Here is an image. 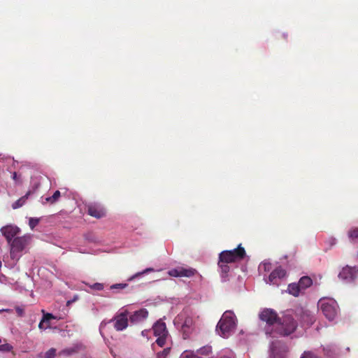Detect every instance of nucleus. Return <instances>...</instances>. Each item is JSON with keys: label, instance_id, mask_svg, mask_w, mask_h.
<instances>
[{"label": "nucleus", "instance_id": "nucleus-33", "mask_svg": "<svg viewBox=\"0 0 358 358\" xmlns=\"http://www.w3.org/2000/svg\"><path fill=\"white\" fill-rule=\"evenodd\" d=\"M211 350L210 347H203L198 350V352L201 355H208L210 352Z\"/></svg>", "mask_w": 358, "mask_h": 358}, {"label": "nucleus", "instance_id": "nucleus-18", "mask_svg": "<svg viewBox=\"0 0 358 358\" xmlns=\"http://www.w3.org/2000/svg\"><path fill=\"white\" fill-rule=\"evenodd\" d=\"M347 236L350 243H358V227L350 228L347 232Z\"/></svg>", "mask_w": 358, "mask_h": 358}, {"label": "nucleus", "instance_id": "nucleus-9", "mask_svg": "<svg viewBox=\"0 0 358 358\" xmlns=\"http://www.w3.org/2000/svg\"><path fill=\"white\" fill-rule=\"evenodd\" d=\"M29 236H23L15 238L10 243L11 254L22 251L29 244Z\"/></svg>", "mask_w": 358, "mask_h": 358}, {"label": "nucleus", "instance_id": "nucleus-11", "mask_svg": "<svg viewBox=\"0 0 358 358\" xmlns=\"http://www.w3.org/2000/svg\"><path fill=\"white\" fill-rule=\"evenodd\" d=\"M149 313L145 308H141L129 315V322L132 324H138L143 322L148 317Z\"/></svg>", "mask_w": 358, "mask_h": 358}, {"label": "nucleus", "instance_id": "nucleus-26", "mask_svg": "<svg viewBox=\"0 0 358 358\" xmlns=\"http://www.w3.org/2000/svg\"><path fill=\"white\" fill-rule=\"evenodd\" d=\"M56 355V349L50 348L45 354V358H55Z\"/></svg>", "mask_w": 358, "mask_h": 358}, {"label": "nucleus", "instance_id": "nucleus-20", "mask_svg": "<svg viewBox=\"0 0 358 358\" xmlns=\"http://www.w3.org/2000/svg\"><path fill=\"white\" fill-rule=\"evenodd\" d=\"M298 284L299 285V287L301 288V289L303 291L308 287H310V285L313 284V280L308 276H303L300 278Z\"/></svg>", "mask_w": 358, "mask_h": 358}, {"label": "nucleus", "instance_id": "nucleus-31", "mask_svg": "<svg viewBox=\"0 0 358 358\" xmlns=\"http://www.w3.org/2000/svg\"><path fill=\"white\" fill-rule=\"evenodd\" d=\"M152 271H154V269L152 268H148L145 269L144 271H143L142 272H138V273H136L134 276L130 278L129 280H133L136 277L140 276L141 275H143V274H145V273H147L149 272H152Z\"/></svg>", "mask_w": 358, "mask_h": 358}, {"label": "nucleus", "instance_id": "nucleus-12", "mask_svg": "<svg viewBox=\"0 0 358 358\" xmlns=\"http://www.w3.org/2000/svg\"><path fill=\"white\" fill-rule=\"evenodd\" d=\"M196 273V269L192 268L178 267L169 271V274L173 277H192Z\"/></svg>", "mask_w": 358, "mask_h": 358}, {"label": "nucleus", "instance_id": "nucleus-25", "mask_svg": "<svg viewBox=\"0 0 358 358\" xmlns=\"http://www.w3.org/2000/svg\"><path fill=\"white\" fill-rule=\"evenodd\" d=\"M43 313H44V310H43ZM56 317L54 316L52 313H43V322H45L46 324H50V320L52 319H55Z\"/></svg>", "mask_w": 358, "mask_h": 358}, {"label": "nucleus", "instance_id": "nucleus-4", "mask_svg": "<svg viewBox=\"0 0 358 358\" xmlns=\"http://www.w3.org/2000/svg\"><path fill=\"white\" fill-rule=\"evenodd\" d=\"M320 309L327 319L334 320L338 314L337 302L331 299H323L320 301Z\"/></svg>", "mask_w": 358, "mask_h": 358}, {"label": "nucleus", "instance_id": "nucleus-29", "mask_svg": "<svg viewBox=\"0 0 358 358\" xmlns=\"http://www.w3.org/2000/svg\"><path fill=\"white\" fill-rule=\"evenodd\" d=\"M157 339L156 340V343L157 344L160 346V347H163L166 343V337L167 336H157Z\"/></svg>", "mask_w": 358, "mask_h": 358}, {"label": "nucleus", "instance_id": "nucleus-42", "mask_svg": "<svg viewBox=\"0 0 358 358\" xmlns=\"http://www.w3.org/2000/svg\"><path fill=\"white\" fill-rule=\"evenodd\" d=\"M70 303H71V301H67V305H69Z\"/></svg>", "mask_w": 358, "mask_h": 358}, {"label": "nucleus", "instance_id": "nucleus-34", "mask_svg": "<svg viewBox=\"0 0 358 358\" xmlns=\"http://www.w3.org/2000/svg\"><path fill=\"white\" fill-rule=\"evenodd\" d=\"M169 348H166L162 352L157 353V358H165L169 352Z\"/></svg>", "mask_w": 358, "mask_h": 358}, {"label": "nucleus", "instance_id": "nucleus-27", "mask_svg": "<svg viewBox=\"0 0 358 358\" xmlns=\"http://www.w3.org/2000/svg\"><path fill=\"white\" fill-rule=\"evenodd\" d=\"M127 286H128V285L127 283H117V284L112 285L110 287V289L112 290L117 289H122L126 288Z\"/></svg>", "mask_w": 358, "mask_h": 358}, {"label": "nucleus", "instance_id": "nucleus-22", "mask_svg": "<svg viewBox=\"0 0 358 358\" xmlns=\"http://www.w3.org/2000/svg\"><path fill=\"white\" fill-rule=\"evenodd\" d=\"M229 263L220 262V259H219L218 265L221 269V273L222 274V277L227 276L229 273L230 268L228 266Z\"/></svg>", "mask_w": 358, "mask_h": 358}, {"label": "nucleus", "instance_id": "nucleus-21", "mask_svg": "<svg viewBox=\"0 0 358 358\" xmlns=\"http://www.w3.org/2000/svg\"><path fill=\"white\" fill-rule=\"evenodd\" d=\"M60 196V192L59 190H57L54 192L52 196L45 198V202L49 203L50 204H54L59 200Z\"/></svg>", "mask_w": 358, "mask_h": 358}, {"label": "nucleus", "instance_id": "nucleus-19", "mask_svg": "<svg viewBox=\"0 0 358 358\" xmlns=\"http://www.w3.org/2000/svg\"><path fill=\"white\" fill-rule=\"evenodd\" d=\"M287 291L290 294L298 296L303 290L298 283H291L288 285Z\"/></svg>", "mask_w": 358, "mask_h": 358}, {"label": "nucleus", "instance_id": "nucleus-2", "mask_svg": "<svg viewBox=\"0 0 358 358\" xmlns=\"http://www.w3.org/2000/svg\"><path fill=\"white\" fill-rule=\"evenodd\" d=\"M298 327L297 322L289 314H285L279 317L275 325L274 332L282 336H287L294 333Z\"/></svg>", "mask_w": 358, "mask_h": 358}, {"label": "nucleus", "instance_id": "nucleus-15", "mask_svg": "<svg viewBox=\"0 0 358 358\" xmlns=\"http://www.w3.org/2000/svg\"><path fill=\"white\" fill-rule=\"evenodd\" d=\"M194 325L193 318L192 317H186L182 325L181 330L182 331L183 338L186 339L191 333Z\"/></svg>", "mask_w": 358, "mask_h": 358}, {"label": "nucleus", "instance_id": "nucleus-38", "mask_svg": "<svg viewBox=\"0 0 358 358\" xmlns=\"http://www.w3.org/2000/svg\"><path fill=\"white\" fill-rule=\"evenodd\" d=\"M17 173L16 172H14L13 173V179L15 180H17Z\"/></svg>", "mask_w": 358, "mask_h": 358}, {"label": "nucleus", "instance_id": "nucleus-39", "mask_svg": "<svg viewBox=\"0 0 358 358\" xmlns=\"http://www.w3.org/2000/svg\"><path fill=\"white\" fill-rule=\"evenodd\" d=\"M66 351L68 352V354H71L72 352H73V350H66Z\"/></svg>", "mask_w": 358, "mask_h": 358}, {"label": "nucleus", "instance_id": "nucleus-3", "mask_svg": "<svg viewBox=\"0 0 358 358\" xmlns=\"http://www.w3.org/2000/svg\"><path fill=\"white\" fill-rule=\"evenodd\" d=\"M245 255L246 252L244 248L242 247L241 244H239L234 250L222 251L219 255V259L222 262L233 263L242 260Z\"/></svg>", "mask_w": 358, "mask_h": 358}, {"label": "nucleus", "instance_id": "nucleus-17", "mask_svg": "<svg viewBox=\"0 0 358 358\" xmlns=\"http://www.w3.org/2000/svg\"><path fill=\"white\" fill-rule=\"evenodd\" d=\"M34 192V190L31 191V190H29L25 195H24L23 196L20 197L19 199H17L16 201H15L13 204H12V208L13 209H17V208H19L20 207H22L23 205L25 204V203L27 202V200L28 199L29 196L32 194Z\"/></svg>", "mask_w": 358, "mask_h": 358}, {"label": "nucleus", "instance_id": "nucleus-32", "mask_svg": "<svg viewBox=\"0 0 358 358\" xmlns=\"http://www.w3.org/2000/svg\"><path fill=\"white\" fill-rule=\"evenodd\" d=\"M301 358H320L315 353L312 352H304Z\"/></svg>", "mask_w": 358, "mask_h": 358}, {"label": "nucleus", "instance_id": "nucleus-41", "mask_svg": "<svg viewBox=\"0 0 358 358\" xmlns=\"http://www.w3.org/2000/svg\"><path fill=\"white\" fill-rule=\"evenodd\" d=\"M3 311H8V310H0V313L3 312Z\"/></svg>", "mask_w": 358, "mask_h": 358}, {"label": "nucleus", "instance_id": "nucleus-43", "mask_svg": "<svg viewBox=\"0 0 358 358\" xmlns=\"http://www.w3.org/2000/svg\"><path fill=\"white\" fill-rule=\"evenodd\" d=\"M284 37H285V38H287V35H285Z\"/></svg>", "mask_w": 358, "mask_h": 358}, {"label": "nucleus", "instance_id": "nucleus-6", "mask_svg": "<svg viewBox=\"0 0 358 358\" xmlns=\"http://www.w3.org/2000/svg\"><path fill=\"white\" fill-rule=\"evenodd\" d=\"M129 311L124 310L120 313H117L108 322H113V327L117 331H122L126 329L129 325Z\"/></svg>", "mask_w": 358, "mask_h": 358}, {"label": "nucleus", "instance_id": "nucleus-14", "mask_svg": "<svg viewBox=\"0 0 358 358\" xmlns=\"http://www.w3.org/2000/svg\"><path fill=\"white\" fill-rule=\"evenodd\" d=\"M286 275V271L281 266L274 269L268 276V282L273 285H278V280L283 278Z\"/></svg>", "mask_w": 358, "mask_h": 358}, {"label": "nucleus", "instance_id": "nucleus-36", "mask_svg": "<svg viewBox=\"0 0 358 358\" xmlns=\"http://www.w3.org/2000/svg\"><path fill=\"white\" fill-rule=\"evenodd\" d=\"M220 358H234V356L231 352H226L223 353Z\"/></svg>", "mask_w": 358, "mask_h": 358}, {"label": "nucleus", "instance_id": "nucleus-35", "mask_svg": "<svg viewBox=\"0 0 358 358\" xmlns=\"http://www.w3.org/2000/svg\"><path fill=\"white\" fill-rule=\"evenodd\" d=\"M50 327V324H46V323L45 322H43L42 319L38 324V328L41 330L46 329L47 328H49Z\"/></svg>", "mask_w": 358, "mask_h": 358}, {"label": "nucleus", "instance_id": "nucleus-30", "mask_svg": "<svg viewBox=\"0 0 358 358\" xmlns=\"http://www.w3.org/2000/svg\"><path fill=\"white\" fill-rule=\"evenodd\" d=\"M39 222V219L31 217L29 221V225L33 229Z\"/></svg>", "mask_w": 358, "mask_h": 358}, {"label": "nucleus", "instance_id": "nucleus-13", "mask_svg": "<svg viewBox=\"0 0 358 358\" xmlns=\"http://www.w3.org/2000/svg\"><path fill=\"white\" fill-rule=\"evenodd\" d=\"M1 231L10 243L12 239L19 234L20 229L16 226L7 225L2 227Z\"/></svg>", "mask_w": 358, "mask_h": 358}, {"label": "nucleus", "instance_id": "nucleus-7", "mask_svg": "<svg viewBox=\"0 0 358 358\" xmlns=\"http://www.w3.org/2000/svg\"><path fill=\"white\" fill-rule=\"evenodd\" d=\"M358 275L357 266H345L338 274V278L347 282L354 281Z\"/></svg>", "mask_w": 358, "mask_h": 358}, {"label": "nucleus", "instance_id": "nucleus-1", "mask_svg": "<svg viewBox=\"0 0 358 358\" xmlns=\"http://www.w3.org/2000/svg\"><path fill=\"white\" fill-rule=\"evenodd\" d=\"M236 318L232 311H225L217 323L216 331L223 338H228L235 330Z\"/></svg>", "mask_w": 358, "mask_h": 358}, {"label": "nucleus", "instance_id": "nucleus-23", "mask_svg": "<svg viewBox=\"0 0 358 358\" xmlns=\"http://www.w3.org/2000/svg\"><path fill=\"white\" fill-rule=\"evenodd\" d=\"M13 349V347L9 343H6L5 341L4 343H2V341L0 338V352H8L12 351Z\"/></svg>", "mask_w": 358, "mask_h": 358}, {"label": "nucleus", "instance_id": "nucleus-8", "mask_svg": "<svg viewBox=\"0 0 358 358\" xmlns=\"http://www.w3.org/2000/svg\"><path fill=\"white\" fill-rule=\"evenodd\" d=\"M271 352L272 358H285L288 348L285 343L275 341L271 345Z\"/></svg>", "mask_w": 358, "mask_h": 358}, {"label": "nucleus", "instance_id": "nucleus-24", "mask_svg": "<svg viewBox=\"0 0 358 358\" xmlns=\"http://www.w3.org/2000/svg\"><path fill=\"white\" fill-rule=\"evenodd\" d=\"M180 358H200V357H199L196 355H195L193 351L185 350L181 354Z\"/></svg>", "mask_w": 358, "mask_h": 358}, {"label": "nucleus", "instance_id": "nucleus-37", "mask_svg": "<svg viewBox=\"0 0 358 358\" xmlns=\"http://www.w3.org/2000/svg\"><path fill=\"white\" fill-rule=\"evenodd\" d=\"M16 313L19 316H22L24 314V309L20 307H16L15 308Z\"/></svg>", "mask_w": 358, "mask_h": 358}, {"label": "nucleus", "instance_id": "nucleus-10", "mask_svg": "<svg viewBox=\"0 0 358 358\" xmlns=\"http://www.w3.org/2000/svg\"><path fill=\"white\" fill-rule=\"evenodd\" d=\"M87 211L88 215L96 219L102 218L106 215L105 208L101 204L96 203L88 204Z\"/></svg>", "mask_w": 358, "mask_h": 358}, {"label": "nucleus", "instance_id": "nucleus-40", "mask_svg": "<svg viewBox=\"0 0 358 358\" xmlns=\"http://www.w3.org/2000/svg\"><path fill=\"white\" fill-rule=\"evenodd\" d=\"M106 324V322H105L104 321H103V322H101V327H103V324Z\"/></svg>", "mask_w": 358, "mask_h": 358}, {"label": "nucleus", "instance_id": "nucleus-5", "mask_svg": "<svg viewBox=\"0 0 358 358\" xmlns=\"http://www.w3.org/2000/svg\"><path fill=\"white\" fill-rule=\"evenodd\" d=\"M259 317L262 321L266 322L267 324L266 333L271 334L272 332L269 331V328L272 327L271 331H273L275 325L277 324L280 317L277 313L271 308H265L260 312Z\"/></svg>", "mask_w": 358, "mask_h": 358}, {"label": "nucleus", "instance_id": "nucleus-28", "mask_svg": "<svg viewBox=\"0 0 358 358\" xmlns=\"http://www.w3.org/2000/svg\"><path fill=\"white\" fill-rule=\"evenodd\" d=\"M90 287L92 289L101 291V290L103 289L104 285L102 283L96 282V283H94L93 285H90Z\"/></svg>", "mask_w": 358, "mask_h": 358}, {"label": "nucleus", "instance_id": "nucleus-16", "mask_svg": "<svg viewBox=\"0 0 358 358\" xmlns=\"http://www.w3.org/2000/svg\"><path fill=\"white\" fill-rule=\"evenodd\" d=\"M153 332L155 336H164L168 335V331L166 329V326L164 322H157L153 325Z\"/></svg>", "mask_w": 358, "mask_h": 358}]
</instances>
